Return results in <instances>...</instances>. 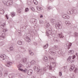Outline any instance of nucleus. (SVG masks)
I'll use <instances>...</instances> for the list:
<instances>
[{
    "label": "nucleus",
    "mask_w": 78,
    "mask_h": 78,
    "mask_svg": "<svg viewBox=\"0 0 78 78\" xmlns=\"http://www.w3.org/2000/svg\"><path fill=\"white\" fill-rule=\"evenodd\" d=\"M38 70V68H36L35 69V70Z\"/></svg>",
    "instance_id": "473e14b6"
},
{
    "label": "nucleus",
    "mask_w": 78,
    "mask_h": 78,
    "mask_svg": "<svg viewBox=\"0 0 78 78\" xmlns=\"http://www.w3.org/2000/svg\"><path fill=\"white\" fill-rule=\"evenodd\" d=\"M40 17L41 18V17H43V16H42V15H40Z\"/></svg>",
    "instance_id": "2f4dec72"
},
{
    "label": "nucleus",
    "mask_w": 78,
    "mask_h": 78,
    "mask_svg": "<svg viewBox=\"0 0 78 78\" xmlns=\"http://www.w3.org/2000/svg\"><path fill=\"white\" fill-rule=\"evenodd\" d=\"M34 3L35 4V5H37V2L36 0H34Z\"/></svg>",
    "instance_id": "ddd939ff"
},
{
    "label": "nucleus",
    "mask_w": 78,
    "mask_h": 78,
    "mask_svg": "<svg viewBox=\"0 0 78 78\" xmlns=\"http://www.w3.org/2000/svg\"><path fill=\"white\" fill-rule=\"evenodd\" d=\"M5 36V34L3 33L2 34L1 37V38H2V37H3V38H4Z\"/></svg>",
    "instance_id": "6e6552de"
},
{
    "label": "nucleus",
    "mask_w": 78,
    "mask_h": 78,
    "mask_svg": "<svg viewBox=\"0 0 78 78\" xmlns=\"http://www.w3.org/2000/svg\"><path fill=\"white\" fill-rule=\"evenodd\" d=\"M35 63V61L34 60H32L31 61V64H34Z\"/></svg>",
    "instance_id": "f8f14e48"
},
{
    "label": "nucleus",
    "mask_w": 78,
    "mask_h": 78,
    "mask_svg": "<svg viewBox=\"0 0 78 78\" xmlns=\"http://www.w3.org/2000/svg\"><path fill=\"white\" fill-rule=\"evenodd\" d=\"M44 61H46V60H47V57L46 56H45L44 58Z\"/></svg>",
    "instance_id": "5701e85b"
},
{
    "label": "nucleus",
    "mask_w": 78,
    "mask_h": 78,
    "mask_svg": "<svg viewBox=\"0 0 78 78\" xmlns=\"http://www.w3.org/2000/svg\"><path fill=\"white\" fill-rule=\"evenodd\" d=\"M55 19H51V22H55Z\"/></svg>",
    "instance_id": "412c9836"
},
{
    "label": "nucleus",
    "mask_w": 78,
    "mask_h": 78,
    "mask_svg": "<svg viewBox=\"0 0 78 78\" xmlns=\"http://www.w3.org/2000/svg\"><path fill=\"white\" fill-rule=\"evenodd\" d=\"M18 70H20V71L23 72H28V70H27V69H25L24 70L23 69H22L21 68H19L18 69Z\"/></svg>",
    "instance_id": "f03ea898"
},
{
    "label": "nucleus",
    "mask_w": 78,
    "mask_h": 78,
    "mask_svg": "<svg viewBox=\"0 0 78 78\" xmlns=\"http://www.w3.org/2000/svg\"><path fill=\"white\" fill-rule=\"evenodd\" d=\"M76 57V56H75V55H73V59H75V57Z\"/></svg>",
    "instance_id": "a878e982"
},
{
    "label": "nucleus",
    "mask_w": 78,
    "mask_h": 78,
    "mask_svg": "<svg viewBox=\"0 0 78 78\" xmlns=\"http://www.w3.org/2000/svg\"><path fill=\"white\" fill-rule=\"evenodd\" d=\"M49 24L48 23L46 25V27H49Z\"/></svg>",
    "instance_id": "393cba45"
},
{
    "label": "nucleus",
    "mask_w": 78,
    "mask_h": 78,
    "mask_svg": "<svg viewBox=\"0 0 78 78\" xmlns=\"http://www.w3.org/2000/svg\"><path fill=\"white\" fill-rule=\"evenodd\" d=\"M59 76H62V73H61V72H60L59 73Z\"/></svg>",
    "instance_id": "cd10ccee"
},
{
    "label": "nucleus",
    "mask_w": 78,
    "mask_h": 78,
    "mask_svg": "<svg viewBox=\"0 0 78 78\" xmlns=\"http://www.w3.org/2000/svg\"><path fill=\"white\" fill-rule=\"evenodd\" d=\"M71 58H72L71 56H70L69 57V58L67 59V61H70V63H73V62H74V60H71Z\"/></svg>",
    "instance_id": "f257e3e1"
},
{
    "label": "nucleus",
    "mask_w": 78,
    "mask_h": 78,
    "mask_svg": "<svg viewBox=\"0 0 78 78\" xmlns=\"http://www.w3.org/2000/svg\"><path fill=\"white\" fill-rule=\"evenodd\" d=\"M42 71V70L39 69L37 72V73H41V72Z\"/></svg>",
    "instance_id": "4468645a"
},
{
    "label": "nucleus",
    "mask_w": 78,
    "mask_h": 78,
    "mask_svg": "<svg viewBox=\"0 0 78 78\" xmlns=\"http://www.w3.org/2000/svg\"><path fill=\"white\" fill-rule=\"evenodd\" d=\"M22 8H21L20 9H18V11H22Z\"/></svg>",
    "instance_id": "c756f323"
},
{
    "label": "nucleus",
    "mask_w": 78,
    "mask_h": 78,
    "mask_svg": "<svg viewBox=\"0 0 78 78\" xmlns=\"http://www.w3.org/2000/svg\"><path fill=\"white\" fill-rule=\"evenodd\" d=\"M49 69L50 70H51V69H52V67H49Z\"/></svg>",
    "instance_id": "72a5a7b5"
},
{
    "label": "nucleus",
    "mask_w": 78,
    "mask_h": 78,
    "mask_svg": "<svg viewBox=\"0 0 78 78\" xmlns=\"http://www.w3.org/2000/svg\"><path fill=\"white\" fill-rule=\"evenodd\" d=\"M22 65L20 64L18 66V68L22 67Z\"/></svg>",
    "instance_id": "a211bd4d"
},
{
    "label": "nucleus",
    "mask_w": 78,
    "mask_h": 78,
    "mask_svg": "<svg viewBox=\"0 0 78 78\" xmlns=\"http://www.w3.org/2000/svg\"><path fill=\"white\" fill-rule=\"evenodd\" d=\"M66 24H69V22L68 21H66Z\"/></svg>",
    "instance_id": "7c9ffc66"
},
{
    "label": "nucleus",
    "mask_w": 78,
    "mask_h": 78,
    "mask_svg": "<svg viewBox=\"0 0 78 78\" xmlns=\"http://www.w3.org/2000/svg\"><path fill=\"white\" fill-rule=\"evenodd\" d=\"M60 26H61V25L58 23H56L55 25V27L57 29H58Z\"/></svg>",
    "instance_id": "7ed1b4c3"
},
{
    "label": "nucleus",
    "mask_w": 78,
    "mask_h": 78,
    "mask_svg": "<svg viewBox=\"0 0 78 78\" xmlns=\"http://www.w3.org/2000/svg\"><path fill=\"white\" fill-rule=\"evenodd\" d=\"M2 76V73H1V74H0V77Z\"/></svg>",
    "instance_id": "f704fd0d"
},
{
    "label": "nucleus",
    "mask_w": 78,
    "mask_h": 78,
    "mask_svg": "<svg viewBox=\"0 0 78 78\" xmlns=\"http://www.w3.org/2000/svg\"><path fill=\"white\" fill-rule=\"evenodd\" d=\"M26 41H27V42H30V41H31V40H30L29 38L27 37L26 39Z\"/></svg>",
    "instance_id": "0eeeda50"
},
{
    "label": "nucleus",
    "mask_w": 78,
    "mask_h": 78,
    "mask_svg": "<svg viewBox=\"0 0 78 78\" xmlns=\"http://www.w3.org/2000/svg\"><path fill=\"white\" fill-rule=\"evenodd\" d=\"M71 45H72V43H69L68 46V49H69V48H70V46Z\"/></svg>",
    "instance_id": "dca6fc26"
},
{
    "label": "nucleus",
    "mask_w": 78,
    "mask_h": 78,
    "mask_svg": "<svg viewBox=\"0 0 78 78\" xmlns=\"http://www.w3.org/2000/svg\"><path fill=\"white\" fill-rule=\"evenodd\" d=\"M44 71H46V69L45 68H44L43 69Z\"/></svg>",
    "instance_id": "e433bc0d"
},
{
    "label": "nucleus",
    "mask_w": 78,
    "mask_h": 78,
    "mask_svg": "<svg viewBox=\"0 0 78 78\" xmlns=\"http://www.w3.org/2000/svg\"><path fill=\"white\" fill-rule=\"evenodd\" d=\"M10 50H13V48L12 47H11L10 48Z\"/></svg>",
    "instance_id": "c85d7f7f"
},
{
    "label": "nucleus",
    "mask_w": 78,
    "mask_h": 78,
    "mask_svg": "<svg viewBox=\"0 0 78 78\" xmlns=\"http://www.w3.org/2000/svg\"><path fill=\"white\" fill-rule=\"evenodd\" d=\"M6 17L7 19H8V16H7V15H6Z\"/></svg>",
    "instance_id": "c9c22d12"
},
{
    "label": "nucleus",
    "mask_w": 78,
    "mask_h": 78,
    "mask_svg": "<svg viewBox=\"0 0 78 78\" xmlns=\"http://www.w3.org/2000/svg\"><path fill=\"white\" fill-rule=\"evenodd\" d=\"M76 55H77V54H76Z\"/></svg>",
    "instance_id": "58836bf2"
},
{
    "label": "nucleus",
    "mask_w": 78,
    "mask_h": 78,
    "mask_svg": "<svg viewBox=\"0 0 78 78\" xmlns=\"http://www.w3.org/2000/svg\"><path fill=\"white\" fill-rule=\"evenodd\" d=\"M12 14V17H14V16H15V14H14V13L12 12L11 13Z\"/></svg>",
    "instance_id": "6ab92c4d"
},
{
    "label": "nucleus",
    "mask_w": 78,
    "mask_h": 78,
    "mask_svg": "<svg viewBox=\"0 0 78 78\" xmlns=\"http://www.w3.org/2000/svg\"><path fill=\"white\" fill-rule=\"evenodd\" d=\"M13 2L12 1H11L10 2H9V4L10 5H12Z\"/></svg>",
    "instance_id": "4be33fe9"
},
{
    "label": "nucleus",
    "mask_w": 78,
    "mask_h": 78,
    "mask_svg": "<svg viewBox=\"0 0 78 78\" xmlns=\"http://www.w3.org/2000/svg\"><path fill=\"white\" fill-rule=\"evenodd\" d=\"M58 36H59V37H60V38L61 37H64V36L62 35V34H58Z\"/></svg>",
    "instance_id": "1a4fd4ad"
},
{
    "label": "nucleus",
    "mask_w": 78,
    "mask_h": 78,
    "mask_svg": "<svg viewBox=\"0 0 78 78\" xmlns=\"http://www.w3.org/2000/svg\"><path fill=\"white\" fill-rule=\"evenodd\" d=\"M18 44H19V45H21L22 43V41H19L18 42Z\"/></svg>",
    "instance_id": "9b49d317"
},
{
    "label": "nucleus",
    "mask_w": 78,
    "mask_h": 78,
    "mask_svg": "<svg viewBox=\"0 0 78 78\" xmlns=\"http://www.w3.org/2000/svg\"><path fill=\"white\" fill-rule=\"evenodd\" d=\"M74 53V51L73 50H70L68 52V54L71 53V54H73Z\"/></svg>",
    "instance_id": "423d86ee"
},
{
    "label": "nucleus",
    "mask_w": 78,
    "mask_h": 78,
    "mask_svg": "<svg viewBox=\"0 0 78 78\" xmlns=\"http://www.w3.org/2000/svg\"><path fill=\"white\" fill-rule=\"evenodd\" d=\"M8 31V30H7V29H6L3 30V32H6V31Z\"/></svg>",
    "instance_id": "bb28decb"
},
{
    "label": "nucleus",
    "mask_w": 78,
    "mask_h": 78,
    "mask_svg": "<svg viewBox=\"0 0 78 78\" xmlns=\"http://www.w3.org/2000/svg\"><path fill=\"white\" fill-rule=\"evenodd\" d=\"M28 8H26L25 9V12H28Z\"/></svg>",
    "instance_id": "aec40b11"
},
{
    "label": "nucleus",
    "mask_w": 78,
    "mask_h": 78,
    "mask_svg": "<svg viewBox=\"0 0 78 78\" xmlns=\"http://www.w3.org/2000/svg\"><path fill=\"white\" fill-rule=\"evenodd\" d=\"M48 44H47L46 45H45L44 46V48H47L48 47Z\"/></svg>",
    "instance_id": "2eb2a0df"
},
{
    "label": "nucleus",
    "mask_w": 78,
    "mask_h": 78,
    "mask_svg": "<svg viewBox=\"0 0 78 78\" xmlns=\"http://www.w3.org/2000/svg\"><path fill=\"white\" fill-rule=\"evenodd\" d=\"M32 70H29L28 71V73H27L29 75H31V73H32Z\"/></svg>",
    "instance_id": "20e7f679"
},
{
    "label": "nucleus",
    "mask_w": 78,
    "mask_h": 78,
    "mask_svg": "<svg viewBox=\"0 0 78 78\" xmlns=\"http://www.w3.org/2000/svg\"><path fill=\"white\" fill-rule=\"evenodd\" d=\"M29 54H30V55H34V53H33L31 52V51H29Z\"/></svg>",
    "instance_id": "f3484780"
},
{
    "label": "nucleus",
    "mask_w": 78,
    "mask_h": 78,
    "mask_svg": "<svg viewBox=\"0 0 78 78\" xmlns=\"http://www.w3.org/2000/svg\"><path fill=\"white\" fill-rule=\"evenodd\" d=\"M75 68V66L74 65L71 66L70 69H69V70L70 71H72L73 69H74V68Z\"/></svg>",
    "instance_id": "39448f33"
},
{
    "label": "nucleus",
    "mask_w": 78,
    "mask_h": 78,
    "mask_svg": "<svg viewBox=\"0 0 78 78\" xmlns=\"http://www.w3.org/2000/svg\"><path fill=\"white\" fill-rule=\"evenodd\" d=\"M52 78H56V77H55V76H53L52 77Z\"/></svg>",
    "instance_id": "4c0bfd02"
},
{
    "label": "nucleus",
    "mask_w": 78,
    "mask_h": 78,
    "mask_svg": "<svg viewBox=\"0 0 78 78\" xmlns=\"http://www.w3.org/2000/svg\"><path fill=\"white\" fill-rule=\"evenodd\" d=\"M23 61L24 62H25L27 61V59L26 58H24V60H23Z\"/></svg>",
    "instance_id": "b1692460"
},
{
    "label": "nucleus",
    "mask_w": 78,
    "mask_h": 78,
    "mask_svg": "<svg viewBox=\"0 0 78 78\" xmlns=\"http://www.w3.org/2000/svg\"><path fill=\"white\" fill-rule=\"evenodd\" d=\"M36 8H37V9L38 11H40V10H41V9H42V8L41 9V8L39 7L38 6Z\"/></svg>",
    "instance_id": "9d476101"
}]
</instances>
